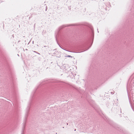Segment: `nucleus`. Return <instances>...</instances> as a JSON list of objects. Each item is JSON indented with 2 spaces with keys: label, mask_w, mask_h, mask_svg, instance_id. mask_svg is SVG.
Masks as SVG:
<instances>
[{
  "label": "nucleus",
  "mask_w": 134,
  "mask_h": 134,
  "mask_svg": "<svg viewBox=\"0 0 134 134\" xmlns=\"http://www.w3.org/2000/svg\"><path fill=\"white\" fill-rule=\"evenodd\" d=\"M32 43H33H33H34V41H33V42H32Z\"/></svg>",
  "instance_id": "nucleus-5"
},
{
  "label": "nucleus",
  "mask_w": 134,
  "mask_h": 134,
  "mask_svg": "<svg viewBox=\"0 0 134 134\" xmlns=\"http://www.w3.org/2000/svg\"><path fill=\"white\" fill-rule=\"evenodd\" d=\"M67 125H68V123H67Z\"/></svg>",
  "instance_id": "nucleus-6"
},
{
  "label": "nucleus",
  "mask_w": 134,
  "mask_h": 134,
  "mask_svg": "<svg viewBox=\"0 0 134 134\" xmlns=\"http://www.w3.org/2000/svg\"><path fill=\"white\" fill-rule=\"evenodd\" d=\"M44 47H47V46H44Z\"/></svg>",
  "instance_id": "nucleus-3"
},
{
  "label": "nucleus",
  "mask_w": 134,
  "mask_h": 134,
  "mask_svg": "<svg viewBox=\"0 0 134 134\" xmlns=\"http://www.w3.org/2000/svg\"><path fill=\"white\" fill-rule=\"evenodd\" d=\"M47 9V8H46V10Z\"/></svg>",
  "instance_id": "nucleus-7"
},
{
  "label": "nucleus",
  "mask_w": 134,
  "mask_h": 134,
  "mask_svg": "<svg viewBox=\"0 0 134 134\" xmlns=\"http://www.w3.org/2000/svg\"><path fill=\"white\" fill-rule=\"evenodd\" d=\"M67 57H72L70 55H69L67 56Z\"/></svg>",
  "instance_id": "nucleus-1"
},
{
  "label": "nucleus",
  "mask_w": 134,
  "mask_h": 134,
  "mask_svg": "<svg viewBox=\"0 0 134 134\" xmlns=\"http://www.w3.org/2000/svg\"><path fill=\"white\" fill-rule=\"evenodd\" d=\"M34 52L35 53H36V52L35 51H34Z\"/></svg>",
  "instance_id": "nucleus-2"
},
{
  "label": "nucleus",
  "mask_w": 134,
  "mask_h": 134,
  "mask_svg": "<svg viewBox=\"0 0 134 134\" xmlns=\"http://www.w3.org/2000/svg\"><path fill=\"white\" fill-rule=\"evenodd\" d=\"M75 131H76V129H75L74 130Z\"/></svg>",
  "instance_id": "nucleus-4"
}]
</instances>
